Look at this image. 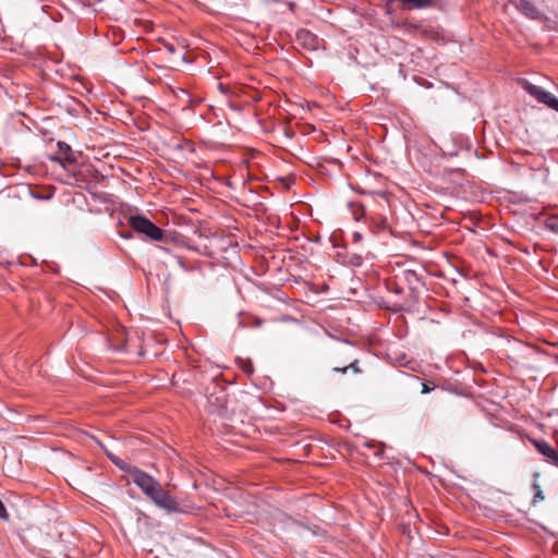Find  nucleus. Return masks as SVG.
I'll return each mask as SVG.
<instances>
[{
    "instance_id": "nucleus-6",
    "label": "nucleus",
    "mask_w": 558,
    "mask_h": 558,
    "mask_svg": "<svg viewBox=\"0 0 558 558\" xmlns=\"http://www.w3.org/2000/svg\"><path fill=\"white\" fill-rule=\"evenodd\" d=\"M296 39L301 45L308 49L315 50L318 47L317 36L307 29H300L296 33Z\"/></svg>"
},
{
    "instance_id": "nucleus-1",
    "label": "nucleus",
    "mask_w": 558,
    "mask_h": 558,
    "mask_svg": "<svg viewBox=\"0 0 558 558\" xmlns=\"http://www.w3.org/2000/svg\"><path fill=\"white\" fill-rule=\"evenodd\" d=\"M145 496H147L156 506L169 513L180 512L175 498L163 487L160 482L141 469L133 470L130 478Z\"/></svg>"
},
{
    "instance_id": "nucleus-16",
    "label": "nucleus",
    "mask_w": 558,
    "mask_h": 558,
    "mask_svg": "<svg viewBox=\"0 0 558 558\" xmlns=\"http://www.w3.org/2000/svg\"><path fill=\"white\" fill-rule=\"evenodd\" d=\"M354 373H360V368L357 367V360H354L348 365Z\"/></svg>"
},
{
    "instance_id": "nucleus-15",
    "label": "nucleus",
    "mask_w": 558,
    "mask_h": 558,
    "mask_svg": "<svg viewBox=\"0 0 558 558\" xmlns=\"http://www.w3.org/2000/svg\"><path fill=\"white\" fill-rule=\"evenodd\" d=\"M352 239H353V242L360 243L363 240V234L359 231H354L352 233Z\"/></svg>"
},
{
    "instance_id": "nucleus-19",
    "label": "nucleus",
    "mask_w": 558,
    "mask_h": 558,
    "mask_svg": "<svg viewBox=\"0 0 558 558\" xmlns=\"http://www.w3.org/2000/svg\"><path fill=\"white\" fill-rule=\"evenodd\" d=\"M392 291H393V293H396V294H400V293L402 292V289H401V288H399V287H396V288H393V290H392Z\"/></svg>"
},
{
    "instance_id": "nucleus-14",
    "label": "nucleus",
    "mask_w": 558,
    "mask_h": 558,
    "mask_svg": "<svg viewBox=\"0 0 558 558\" xmlns=\"http://www.w3.org/2000/svg\"><path fill=\"white\" fill-rule=\"evenodd\" d=\"M534 488H535V499L543 500L545 497L543 495V492H542L539 485L534 484Z\"/></svg>"
},
{
    "instance_id": "nucleus-13",
    "label": "nucleus",
    "mask_w": 558,
    "mask_h": 558,
    "mask_svg": "<svg viewBox=\"0 0 558 558\" xmlns=\"http://www.w3.org/2000/svg\"><path fill=\"white\" fill-rule=\"evenodd\" d=\"M99 446L104 449L106 456L108 457V459L113 463L116 461V459L118 458L116 454H113L112 452L108 451L102 444L99 442Z\"/></svg>"
},
{
    "instance_id": "nucleus-11",
    "label": "nucleus",
    "mask_w": 558,
    "mask_h": 558,
    "mask_svg": "<svg viewBox=\"0 0 558 558\" xmlns=\"http://www.w3.org/2000/svg\"><path fill=\"white\" fill-rule=\"evenodd\" d=\"M546 227L555 232V233H558V215L557 216H553L550 218H548L547 222H546Z\"/></svg>"
},
{
    "instance_id": "nucleus-12",
    "label": "nucleus",
    "mask_w": 558,
    "mask_h": 558,
    "mask_svg": "<svg viewBox=\"0 0 558 558\" xmlns=\"http://www.w3.org/2000/svg\"><path fill=\"white\" fill-rule=\"evenodd\" d=\"M241 367L242 369L247 374L251 375L254 372L253 364L251 360H242L241 361Z\"/></svg>"
},
{
    "instance_id": "nucleus-9",
    "label": "nucleus",
    "mask_w": 558,
    "mask_h": 558,
    "mask_svg": "<svg viewBox=\"0 0 558 558\" xmlns=\"http://www.w3.org/2000/svg\"><path fill=\"white\" fill-rule=\"evenodd\" d=\"M403 277L405 282L409 284L411 290L416 289V284L420 282V277L414 270H404Z\"/></svg>"
},
{
    "instance_id": "nucleus-8",
    "label": "nucleus",
    "mask_w": 558,
    "mask_h": 558,
    "mask_svg": "<svg viewBox=\"0 0 558 558\" xmlns=\"http://www.w3.org/2000/svg\"><path fill=\"white\" fill-rule=\"evenodd\" d=\"M515 7L521 13L530 19L536 20L539 17V11L529 0H517Z\"/></svg>"
},
{
    "instance_id": "nucleus-10",
    "label": "nucleus",
    "mask_w": 558,
    "mask_h": 558,
    "mask_svg": "<svg viewBox=\"0 0 558 558\" xmlns=\"http://www.w3.org/2000/svg\"><path fill=\"white\" fill-rule=\"evenodd\" d=\"M113 464L117 468H119L121 471L125 472L129 475L130 478L132 477L133 470H137L138 469L137 466H134V465L130 464L129 462L120 459L119 457L116 459Z\"/></svg>"
},
{
    "instance_id": "nucleus-2",
    "label": "nucleus",
    "mask_w": 558,
    "mask_h": 558,
    "mask_svg": "<svg viewBox=\"0 0 558 558\" xmlns=\"http://www.w3.org/2000/svg\"><path fill=\"white\" fill-rule=\"evenodd\" d=\"M129 225L134 231L145 234L153 241H162L163 239V231L144 216H130Z\"/></svg>"
},
{
    "instance_id": "nucleus-17",
    "label": "nucleus",
    "mask_w": 558,
    "mask_h": 558,
    "mask_svg": "<svg viewBox=\"0 0 558 558\" xmlns=\"http://www.w3.org/2000/svg\"><path fill=\"white\" fill-rule=\"evenodd\" d=\"M432 390H433V388H432V387H429V386H428V384H426V383H423V384H422V393H428V392H430Z\"/></svg>"
},
{
    "instance_id": "nucleus-5",
    "label": "nucleus",
    "mask_w": 558,
    "mask_h": 558,
    "mask_svg": "<svg viewBox=\"0 0 558 558\" xmlns=\"http://www.w3.org/2000/svg\"><path fill=\"white\" fill-rule=\"evenodd\" d=\"M530 442L535 447L537 452L545 457L553 465L558 468V451L554 449L548 442L529 438Z\"/></svg>"
},
{
    "instance_id": "nucleus-4",
    "label": "nucleus",
    "mask_w": 558,
    "mask_h": 558,
    "mask_svg": "<svg viewBox=\"0 0 558 558\" xmlns=\"http://www.w3.org/2000/svg\"><path fill=\"white\" fill-rule=\"evenodd\" d=\"M350 205L352 206V215H353L354 219L356 221H359L360 219L365 218L366 222L371 225L373 232H376L384 227V225H385L384 217L378 216L375 218L372 216H367L365 214V208L363 205H354V204H350Z\"/></svg>"
},
{
    "instance_id": "nucleus-18",
    "label": "nucleus",
    "mask_w": 558,
    "mask_h": 558,
    "mask_svg": "<svg viewBox=\"0 0 558 558\" xmlns=\"http://www.w3.org/2000/svg\"><path fill=\"white\" fill-rule=\"evenodd\" d=\"M348 369H349L348 366H345V367H335L333 372L345 374L348 372Z\"/></svg>"
},
{
    "instance_id": "nucleus-3",
    "label": "nucleus",
    "mask_w": 558,
    "mask_h": 558,
    "mask_svg": "<svg viewBox=\"0 0 558 558\" xmlns=\"http://www.w3.org/2000/svg\"><path fill=\"white\" fill-rule=\"evenodd\" d=\"M522 88L538 102L547 106L548 108L558 112V98H556L549 92H546L541 86L530 83L527 80L520 82Z\"/></svg>"
},
{
    "instance_id": "nucleus-20",
    "label": "nucleus",
    "mask_w": 558,
    "mask_h": 558,
    "mask_svg": "<svg viewBox=\"0 0 558 558\" xmlns=\"http://www.w3.org/2000/svg\"><path fill=\"white\" fill-rule=\"evenodd\" d=\"M179 265L184 269V270H187L186 266L184 265V263L180 259L179 260Z\"/></svg>"
},
{
    "instance_id": "nucleus-7",
    "label": "nucleus",
    "mask_w": 558,
    "mask_h": 558,
    "mask_svg": "<svg viewBox=\"0 0 558 558\" xmlns=\"http://www.w3.org/2000/svg\"><path fill=\"white\" fill-rule=\"evenodd\" d=\"M57 146H58V155L57 156H51L50 157V160L52 161H58L60 163H62V161H68V162H74L75 159L72 157V149H71V146L69 144H66L65 142H61L59 141L57 143Z\"/></svg>"
}]
</instances>
